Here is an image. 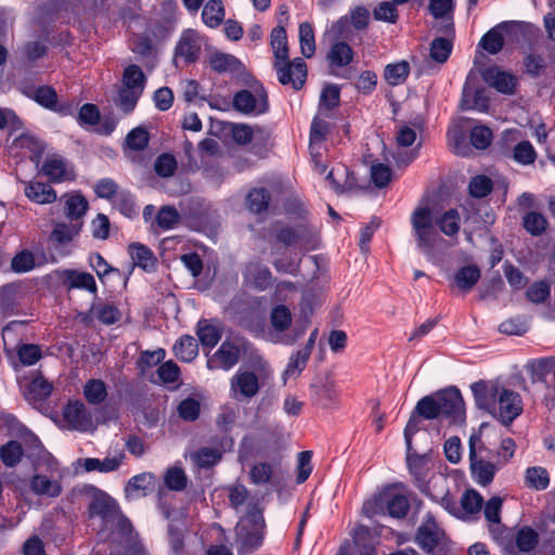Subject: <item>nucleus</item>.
I'll return each mask as SVG.
<instances>
[{
    "label": "nucleus",
    "instance_id": "79ce46f5",
    "mask_svg": "<svg viewBox=\"0 0 555 555\" xmlns=\"http://www.w3.org/2000/svg\"><path fill=\"white\" fill-rule=\"evenodd\" d=\"M190 459L197 468H209L220 461L221 453L216 448L205 447L191 453Z\"/></svg>",
    "mask_w": 555,
    "mask_h": 555
},
{
    "label": "nucleus",
    "instance_id": "ddd939ff",
    "mask_svg": "<svg viewBox=\"0 0 555 555\" xmlns=\"http://www.w3.org/2000/svg\"><path fill=\"white\" fill-rule=\"evenodd\" d=\"M275 238L285 246L299 245L306 249L314 248V232L307 225L282 228L275 233Z\"/></svg>",
    "mask_w": 555,
    "mask_h": 555
},
{
    "label": "nucleus",
    "instance_id": "0e129e2a",
    "mask_svg": "<svg viewBox=\"0 0 555 555\" xmlns=\"http://www.w3.org/2000/svg\"><path fill=\"white\" fill-rule=\"evenodd\" d=\"M269 194L264 189H254L248 193L247 204L251 212L259 214L268 208Z\"/></svg>",
    "mask_w": 555,
    "mask_h": 555
},
{
    "label": "nucleus",
    "instance_id": "f257e3e1",
    "mask_svg": "<svg viewBox=\"0 0 555 555\" xmlns=\"http://www.w3.org/2000/svg\"><path fill=\"white\" fill-rule=\"evenodd\" d=\"M476 405L509 425L522 412L520 396L494 382H477L472 385Z\"/></svg>",
    "mask_w": 555,
    "mask_h": 555
},
{
    "label": "nucleus",
    "instance_id": "5fc2aeb1",
    "mask_svg": "<svg viewBox=\"0 0 555 555\" xmlns=\"http://www.w3.org/2000/svg\"><path fill=\"white\" fill-rule=\"evenodd\" d=\"M93 315L106 325L118 322L121 318V313L114 304H96L92 307Z\"/></svg>",
    "mask_w": 555,
    "mask_h": 555
},
{
    "label": "nucleus",
    "instance_id": "c9c22d12",
    "mask_svg": "<svg viewBox=\"0 0 555 555\" xmlns=\"http://www.w3.org/2000/svg\"><path fill=\"white\" fill-rule=\"evenodd\" d=\"M129 251L135 266L145 271H153L155 269L157 261L149 247L140 243H133L129 246Z\"/></svg>",
    "mask_w": 555,
    "mask_h": 555
},
{
    "label": "nucleus",
    "instance_id": "4d7b16f0",
    "mask_svg": "<svg viewBox=\"0 0 555 555\" xmlns=\"http://www.w3.org/2000/svg\"><path fill=\"white\" fill-rule=\"evenodd\" d=\"M85 397L88 402L99 404L106 399L107 391L105 383L101 379L89 380L83 388Z\"/></svg>",
    "mask_w": 555,
    "mask_h": 555
},
{
    "label": "nucleus",
    "instance_id": "2f4dec72",
    "mask_svg": "<svg viewBox=\"0 0 555 555\" xmlns=\"http://www.w3.org/2000/svg\"><path fill=\"white\" fill-rule=\"evenodd\" d=\"M125 460V454L119 452L104 460L88 457L83 461V467L87 472L98 470L100 473H111L119 468Z\"/></svg>",
    "mask_w": 555,
    "mask_h": 555
},
{
    "label": "nucleus",
    "instance_id": "bf43d9fd",
    "mask_svg": "<svg viewBox=\"0 0 555 555\" xmlns=\"http://www.w3.org/2000/svg\"><path fill=\"white\" fill-rule=\"evenodd\" d=\"M209 64L214 70L223 73L236 70L240 62L231 54L215 53L210 56Z\"/></svg>",
    "mask_w": 555,
    "mask_h": 555
},
{
    "label": "nucleus",
    "instance_id": "774afa93",
    "mask_svg": "<svg viewBox=\"0 0 555 555\" xmlns=\"http://www.w3.org/2000/svg\"><path fill=\"white\" fill-rule=\"evenodd\" d=\"M260 128H253L245 124L235 125L232 129V135L236 143L245 145L254 140L256 134H262Z\"/></svg>",
    "mask_w": 555,
    "mask_h": 555
},
{
    "label": "nucleus",
    "instance_id": "39448f33",
    "mask_svg": "<svg viewBox=\"0 0 555 555\" xmlns=\"http://www.w3.org/2000/svg\"><path fill=\"white\" fill-rule=\"evenodd\" d=\"M264 519L257 506H251L247 514L240 520L236 527L238 551L249 553L262 544Z\"/></svg>",
    "mask_w": 555,
    "mask_h": 555
},
{
    "label": "nucleus",
    "instance_id": "6e6552de",
    "mask_svg": "<svg viewBox=\"0 0 555 555\" xmlns=\"http://www.w3.org/2000/svg\"><path fill=\"white\" fill-rule=\"evenodd\" d=\"M438 402L441 418H447L452 424L463 423L465 406L462 395L457 388L450 387L439 391Z\"/></svg>",
    "mask_w": 555,
    "mask_h": 555
},
{
    "label": "nucleus",
    "instance_id": "f8f14e48",
    "mask_svg": "<svg viewBox=\"0 0 555 555\" xmlns=\"http://www.w3.org/2000/svg\"><path fill=\"white\" fill-rule=\"evenodd\" d=\"M444 539V531L433 515L427 514L417 529L416 542L427 553H431Z\"/></svg>",
    "mask_w": 555,
    "mask_h": 555
},
{
    "label": "nucleus",
    "instance_id": "20e7f679",
    "mask_svg": "<svg viewBox=\"0 0 555 555\" xmlns=\"http://www.w3.org/2000/svg\"><path fill=\"white\" fill-rule=\"evenodd\" d=\"M293 322V314L289 308L285 305H276L270 312V328L258 331L257 337H260L269 343L293 345L299 337L302 336L305 330H295L294 334L287 335L286 331L289 330Z\"/></svg>",
    "mask_w": 555,
    "mask_h": 555
},
{
    "label": "nucleus",
    "instance_id": "c03bdc74",
    "mask_svg": "<svg viewBox=\"0 0 555 555\" xmlns=\"http://www.w3.org/2000/svg\"><path fill=\"white\" fill-rule=\"evenodd\" d=\"M522 227L531 235L540 236L546 231L548 222L543 214L528 211L522 216Z\"/></svg>",
    "mask_w": 555,
    "mask_h": 555
},
{
    "label": "nucleus",
    "instance_id": "f704fd0d",
    "mask_svg": "<svg viewBox=\"0 0 555 555\" xmlns=\"http://www.w3.org/2000/svg\"><path fill=\"white\" fill-rule=\"evenodd\" d=\"M62 276L64 282L68 284L69 288H83L91 293L96 292L95 280L90 273L64 270L62 272Z\"/></svg>",
    "mask_w": 555,
    "mask_h": 555
},
{
    "label": "nucleus",
    "instance_id": "c85d7f7f",
    "mask_svg": "<svg viewBox=\"0 0 555 555\" xmlns=\"http://www.w3.org/2000/svg\"><path fill=\"white\" fill-rule=\"evenodd\" d=\"M384 511L393 518L404 517L410 509V502L404 494L383 493Z\"/></svg>",
    "mask_w": 555,
    "mask_h": 555
},
{
    "label": "nucleus",
    "instance_id": "412c9836",
    "mask_svg": "<svg viewBox=\"0 0 555 555\" xmlns=\"http://www.w3.org/2000/svg\"><path fill=\"white\" fill-rule=\"evenodd\" d=\"M242 410L237 403H227L220 406L216 416L217 428L222 433H229L235 426H241L238 418Z\"/></svg>",
    "mask_w": 555,
    "mask_h": 555
},
{
    "label": "nucleus",
    "instance_id": "aec40b11",
    "mask_svg": "<svg viewBox=\"0 0 555 555\" xmlns=\"http://www.w3.org/2000/svg\"><path fill=\"white\" fill-rule=\"evenodd\" d=\"M270 270L260 262H248L244 270V280L247 284L258 288L264 289L271 283Z\"/></svg>",
    "mask_w": 555,
    "mask_h": 555
},
{
    "label": "nucleus",
    "instance_id": "393cba45",
    "mask_svg": "<svg viewBox=\"0 0 555 555\" xmlns=\"http://www.w3.org/2000/svg\"><path fill=\"white\" fill-rule=\"evenodd\" d=\"M514 26V24L508 23L499 24L482 36L479 46L490 54L499 53L504 44L502 30H508Z\"/></svg>",
    "mask_w": 555,
    "mask_h": 555
},
{
    "label": "nucleus",
    "instance_id": "1a4fd4ad",
    "mask_svg": "<svg viewBox=\"0 0 555 555\" xmlns=\"http://www.w3.org/2000/svg\"><path fill=\"white\" fill-rule=\"evenodd\" d=\"M406 463L409 472L413 475L417 488L423 492L427 493L430 485L436 488L438 486H444L447 480L442 476L433 477L428 482L426 481L428 473V459L424 455L412 454L408 450Z\"/></svg>",
    "mask_w": 555,
    "mask_h": 555
},
{
    "label": "nucleus",
    "instance_id": "864d4df0",
    "mask_svg": "<svg viewBox=\"0 0 555 555\" xmlns=\"http://www.w3.org/2000/svg\"><path fill=\"white\" fill-rule=\"evenodd\" d=\"M328 59L336 66H346L352 61L353 51L348 43L338 41L332 46Z\"/></svg>",
    "mask_w": 555,
    "mask_h": 555
},
{
    "label": "nucleus",
    "instance_id": "72a5a7b5",
    "mask_svg": "<svg viewBox=\"0 0 555 555\" xmlns=\"http://www.w3.org/2000/svg\"><path fill=\"white\" fill-rule=\"evenodd\" d=\"M80 224L72 223L67 224L64 222L56 223L50 240L52 241L55 248H63L66 246L80 231Z\"/></svg>",
    "mask_w": 555,
    "mask_h": 555
},
{
    "label": "nucleus",
    "instance_id": "58836bf2",
    "mask_svg": "<svg viewBox=\"0 0 555 555\" xmlns=\"http://www.w3.org/2000/svg\"><path fill=\"white\" fill-rule=\"evenodd\" d=\"M271 48L274 54V62L282 63L289 59L286 31L283 26H276L272 29Z\"/></svg>",
    "mask_w": 555,
    "mask_h": 555
},
{
    "label": "nucleus",
    "instance_id": "6e6d98bb",
    "mask_svg": "<svg viewBox=\"0 0 555 555\" xmlns=\"http://www.w3.org/2000/svg\"><path fill=\"white\" fill-rule=\"evenodd\" d=\"M452 51V42L447 38H436L430 43V60L438 65L446 63Z\"/></svg>",
    "mask_w": 555,
    "mask_h": 555
},
{
    "label": "nucleus",
    "instance_id": "4be33fe9",
    "mask_svg": "<svg viewBox=\"0 0 555 555\" xmlns=\"http://www.w3.org/2000/svg\"><path fill=\"white\" fill-rule=\"evenodd\" d=\"M156 477L152 473H141L133 476L127 483L125 492L128 499L145 496L155 483Z\"/></svg>",
    "mask_w": 555,
    "mask_h": 555
},
{
    "label": "nucleus",
    "instance_id": "cd10ccee",
    "mask_svg": "<svg viewBox=\"0 0 555 555\" xmlns=\"http://www.w3.org/2000/svg\"><path fill=\"white\" fill-rule=\"evenodd\" d=\"M483 78L487 83L502 93H513L516 86V79L514 76L505 72H501L498 68H489L486 70Z\"/></svg>",
    "mask_w": 555,
    "mask_h": 555
},
{
    "label": "nucleus",
    "instance_id": "37998d69",
    "mask_svg": "<svg viewBox=\"0 0 555 555\" xmlns=\"http://www.w3.org/2000/svg\"><path fill=\"white\" fill-rule=\"evenodd\" d=\"M414 413L425 420L441 418L438 402V392L423 397L416 404Z\"/></svg>",
    "mask_w": 555,
    "mask_h": 555
},
{
    "label": "nucleus",
    "instance_id": "bb28decb",
    "mask_svg": "<svg viewBox=\"0 0 555 555\" xmlns=\"http://www.w3.org/2000/svg\"><path fill=\"white\" fill-rule=\"evenodd\" d=\"M480 279V270L476 264L460 268L453 275L454 285L462 293L470 292Z\"/></svg>",
    "mask_w": 555,
    "mask_h": 555
},
{
    "label": "nucleus",
    "instance_id": "f3484780",
    "mask_svg": "<svg viewBox=\"0 0 555 555\" xmlns=\"http://www.w3.org/2000/svg\"><path fill=\"white\" fill-rule=\"evenodd\" d=\"M199 51L198 33L193 29L183 31L176 47V59H181L185 63H192L198 57Z\"/></svg>",
    "mask_w": 555,
    "mask_h": 555
},
{
    "label": "nucleus",
    "instance_id": "4c0bfd02",
    "mask_svg": "<svg viewBox=\"0 0 555 555\" xmlns=\"http://www.w3.org/2000/svg\"><path fill=\"white\" fill-rule=\"evenodd\" d=\"M31 490L38 495L56 498L62 492L61 485L44 475H35L30 480Z\"/></svg>",
    "mask_w": 555,
    "mask_h": 555
},
{
    "label": "nucleus",
    "instance_id": "423d86ee",
    "mask_svg": "<svg viewBox=\"0 0 555 555\" xmlns=\"http://www.w3.org/2000/svg\"><path fill=\"white\" fill-rule=\"evenodd\" d=\"M480 438L478 436L472 435L469 437L468 446H469V467L473 479L480 486H488L492 482L496 472L503 466L499 464V461L491 462L487 461L482 456V452L486 450L480 443Z\"/></svg>",
    "mask_w": 555,
    "mask_h": 555
},
{
    "label": "nucleus",
    "instance_id": "dca6fc26",
    "mask_svg": "<svg viewBox=\"0 0 555 555\" xmlns=\"http://www.w3.org/2000/svg\"><path fill=\"white\" fill-rule=\"evenodd\" d=\"M64 420L67 426L74 430L88 431L92 429L91 415L81 402H69L64 410Z\"/></svg>",
    "mask_w": 555,
    "mask_h": 555
},
{
    "label": "nucleus",
    "instance_id": "0eeeda50",
    "mask_svg": "<svg viewBox=\"0 0 555 555\" xmlns=\"http://www.w3.org/2000/svg\"><path fill=\"white\" fill-rule=\"evenodd\" d=\"M502 506L503 499L500 496H492L485 504L483 515L488 521L492 539L503 548V551H513V531L501 522Z\"/></svg>",
    "mask_w": 555,
    "mask_h": 555
},
{
    "label": "nucleus",
    "instance_id": "9b49d317",
    "mask_svg": "<svg viewBox=\"0 0 555 555\" xmlns=\"http://www.w3.org/2000/svg\"><path fill=\"white\" fill-rule=\"evenodd\" d=\"M278 79L282 85H292L295 90L301 89L307 77V66L302 59L285 60L282 63L274 62Z\"/></svg>",
    "mask_w": 555,
    "mask_h": 555
},
{
    "label": "nucleus",
    "instance_id": "69168bd1",
    "mask_svg": "<svg viewBox=\"0 0 555 555\" xmlns=\"http://www.w3.org/2000/svg\"><path fill=\"white\" fill-rule=\"evenodd\" d=\"M310 356L307 351L298 350L293 354L288 361V364L284 371L285 377H297L306 367Z\"/></svg>",
    "mask_w": 555,
    "mask_h": 555
},
{
    "label": "nucleus",
    "instance_id": "3c124183",
    "mask_svg": "<svg viewBox=\"0 0 555 555\" xmlns=\"http://www.w3.org/2000/svg\"><path fill=\"white\" fill-rule=\"evenodd\" d=\"M24 455V450L20 442L10 440L0 448V459L8 467L16 466Z\"/></svg>",
    "mask_w": 555,
    "mask_h": 555
},
{
    "label": "nucleus",
    "instance_id": "a878e982",
    "mask_svg": "<svg viewBox=\"0 0 555 555\" xmlns=\"http://www.w3.org/2000/svg\"><path fill=\"white\" fill-rule=\"evenodd\" d=\"M326 180L337 193L351 191L356 186V178L353 177V173L345 166L333 168L328 172Z\"/></svg>",
    "mask_w": 555,
    "mask_h": 555
},
{
    "label": "nucleus",
    "instance_id": "a18cd8bd",
    "mask_svg": "<svg viewBox=\"0 0 555 555\" xmlns=\"http://www.w3.org/2000/svg\"><path fill=\"white\" fill-rule=\"evenodd\" d=\"M328 129L330 124L326 120L319 116L314 117L310 129V153L314 159L318 155L315 149H319V145L325 140Z\"/></svg>",
    "mask_w": 555,
    "mask_h": 555
},
{
    "label": "nucleus",
    "instance_id": "9d476101",
    "mask_svg": "<svg viewBox=\"0 0 555 555\" xmlns=\"http://www.w3.org/2000/svg\"><path fill=\"white\" fill-rule=\"evenodd\" d=\"M233 106L243 114L261 115L268 111V96L262 88L255 92L242 90L234 95Z\"/></svg>",
    "mask_w": 555,
    "mask_h": 555
},
{
    "label": "nucleus",
    "instance_id": "4468645a",
    "mask_svg": "<svg viewBox=\"0 0 555 555\" xmlns=\"http://www.w3.org/2000/svg\"><path fill=\"white\" fill-rule=\"evenodd\" d=\"M240 359V347L232 341H223L219 349L207 359L206 366L210 371L232 369Z\"/></svg>",
    "mask_w": 555,
    "mask_h": 555
},
{
    "label": "nucleus",
    "instance_id": "680f3d73",
    "mask_svg": "<svg viewBox=\"0 0 555 555\" xmlns=\"http://www.w3.org/2000/svg\"><path fill=\"white\" fill-rule=\"evenodd\" d=\"M229 500L232 507L236 511L246 506V513L254 504L249 503V492L243 485H235L229 489Z\"/></svg>",
    "mask_w": 555,
    "mask_h": 555
},
{
    "label": "nucleus",
    "instance_id": "de8ad7c7",
    "mask_svg": "<svg viewBox=\"0 0 555 555\" xmlns=\"http://www.w3.org/2000/svg\"><path fill=\"white\" fill-rule=\"evenodd\" d=\"M204 23L214 28L221 24L224 18V9L220 0L208 1L202 12Z\"/></svg>",
    "mask_w": 555,
    "mask_h": 555
},
{
    "label": "nucleus",
    "instance_id": "e433bc0d",
    "mask_svg": "<svg viewBox=\"0 0 555 555\" xmlns=\"http://www.w3.org/2000/svg\"><path fill=\"white\" fill-rule=\"evenodd\" d=\"M64 212L72 221L80 219L88 209V201L78 193H70L64 196Z\"/></svg>",
    "mask_w": 555,
    "mask_h": 555
},
{
    "label": "nucleus",
    "instance_id": "603ef678",
    "mask_svg": "<svg viewBox=\"0 0 555 555\" xmlns=\"http://www.w3.org/2000/svg\"><path fill=\"white\" fill-rule=\"evenodd\" d=\"M460 214L456 209H449L436 219L440 231L450 237L456 235L460 231Z\"/></svg>",
    "mask_w": 555,
    "mask_h": 555
},
{
    "label": "nucleus",
    "instance_id": "f03ea898",
    "mask_svg": "<svg viewBox=\"0 0 555 555\" xmlns=\"http://www.w3.org/2000/svg\"><path fill=\"white\" fill-rule=\"evenodd\" d=\"M410 221L417 248L428 259H433L435 248L442 242V237L436 230L437 221L431 208L427 204L418 205L411 214Z\"/></svg>",
    "mask_w": 555,
    "mask_h": 555
},
{
    "label": "nucleus",
    "instance_id": "13d9d810",
    "mask_svg": "<svg viewBox=\"0 0 555 555\" xmlns=\"http://www.w3.org/2000/svg\"><path fill=\"white\" fill-rule=\"evenodd\" d=\"M314 398L323 408L334 405L337 401V391L332 382H326L320 386H314Z\"/></svg>",
    "mask_w": 555,
    "mask_h": 555
},
{
    "label": "nucleus",
    "instance_id": "49530a36",
    "mask_svg": "<svg viewBox=\"0 0 555 555\" xmlns=\"http://www.w3.org/2000/svg\"><path fill=\"white\" fill-rule=\"evenodd\" d=\"M525 483L528 488L537 491L546 489L550 485L547 470L540 466L527 468L525 473Z\"/></svg>",
    "mask_w": 555,
    "mask_h": 555
},
{
    "label": "nucleus",
    "instance_id": "2eb2a0df",
    "mask_svg": "<svg viewBox=\"0 0 555 555\" xmlns=\"http://www.w3.org/2000/svg\"><path fill=\"white\" fill-rule=\"evenodd\" d=\"M41 171L51 182L74 179L73 167L61 155H49L42 164Z\"/></svg>",
    "mask_w": 555,
    "mask_h": 555
},
{
    "label": "nucleus",
    "instance_id": "c756f323",
    "mask_svg": "<svg viewBox=\"0 0 555 555\" xmlns=\"http://www.w3.org/2000/svg\"><path fill=\"white\" fill-rule=\"evenodd\" d=\"M539 543V534L531 527H521L516 533H513V551H506L507 553H515L516 550L519 552H530L537 547Z\"/></svg>",
    "mask_w": 555,
    "mask_h": 555
},
{
    "label": "nucleus",
    "instance_id": "7ed1b4c3",
    "mask_svg": "<svg viewBox=\"0 0 555 555\" xmlns=\"http://www.w3.org/2000/svg\"><path fill=\"white\" fill-rule=\"evenodd\" d=\"M271 373L266 362L260 363V374L238 369L230 378V397L236 402H249L259 393Z\"/></svg>",
    "mask_w": 555,
    "mask_h": 555
},
{
    "label": "nucleus",
    "instance_id": "7c9ffc66",
    "mask_svg": "<svg viewBox=\"0 0 555 555\" xmlns=\"http://www.w3.org/2000/svg\"><path fill=\"white\" fill-rule=\"evenodd\" d=\"M25 195L37 204H50L56 199L55 191L43 182H28L25 186Z\"/></svg>",
    "mask_w": 555,
    "mask_h": 555
},
{
    "label": "nucleus",
    "instance_id": "338daca9",
    "mask_svg": "<svg viewBox=\"0 0 555 555\" xmlns=\"http://www.w3.org/2000/svg\"><path fill=\"white\" fill-rule=\"evenodd\" d=\"M180 221V215L176 208L164 206L159 209L156 222L163 230L173 229Z\"/></svg>",
    "mask_w": 555,
    "mask_h": 555
},
{
    "label": "nucleus",
    "instance_id": "052dcab7",
    "mask_svg": "<svg viewBox=\"0 0 555 555\" xmlns=\"http://www.w3.org/2000/svg\"><path fill=\"white\" fill-rule=\"evenodd\" d=\"M111 203L116 209L127 217H131L137 212L134 197L126 190H120Z\"/></svg>",
    "mask_w": 555,
    "mask_h": 555
},
{
    "label": "nucleus",
    "instance_id": "a211bd4d",
    "mask_svg": "<svg viewBox=\"0 0 555 555\" xmlns=\"http://www.w3.org/2000/svg\"><path fill=\"white\" fill-rule=\"evenodd\" d=\"M453 0H430L429 12L430 14L440 20L439 30L444 34L453 33Z\"/></svg>",
    "mask_w": 555,
    "mask_h": 555
},
{
    "label": "nucleus",
    "instance_id": "ea45409f",
    "mask_svg": "<svg viewBox=\"0 0 555 555\" xmlns=\"http://www.w3.org/2000/svg\"><path fill=\"white\" fill-rule=\"evenodd\" d=\"M122 87L143 93L145 87V75L142 69L134 64L128 65L122 73Z\"/></svg>",
    "mask_w": 555,
    "mask_h": 555
},
{
    "label": "nucleus",
    "instance_id": "473e14b6",
    "mask_svg": "<svg viewBox=\"0 0 555 555\" xmlns=\"http://www.w3.org/2000/svg\"><path fill=\"white\" fill-rule=\"evenodd\" d=\"M89 511L92 516H100L103 519L111 518L117 512V503L114 499L101 492L94 495Z\"/></svg>",
    "mask_w": 555,
    "mask_h": 555
},
{
    "label": "nucleus",
    "instance_id": "a19ab883",
    "mask_svg": "<svg viewBox=\"0 0 555 555\" xmlns=\"http://www.w3.org/2000/svg\"><path fill=\"white\" fill-rule=\"evenodd\" d=\"M175 354L184 362L193 361L198 354V345L190 335H184L173 346Z\"/></svg>",
    "mask_w": 555,
    "mask_h": 555
},
{
    "label": "nucleus",
    "instance_id": "b1692460",
    "mask_svg": "<svg viewBox=\"0 0 555 555\" xmlns=\"http://www.w3.org/2000/svg\"><path fill=\"white\" fill-rule=\"evenodd\" d=\"M461 106L464 109H475L478 112H487L489 106V98L482 89L473 90L468 82L463 88V96Z\"/></svg>",
    "mask_w": 555,
    "mask_h": 555
},
{
    "label": "nucleus",
    "instance_id": "e2e57ef3",
    "mask_svg": "<svg viewBox=\"0 0 555 555\" xmlns=\"http://www.w3.org/2000/svg\"><path fill=\"white\" fill-rule=\"evenodd\" d=\"M537 158V153L529 141L518 142L513 150V159L520 165H530Z\"/></svg>",
    "mask_w": 555,
    "mask_h": 555
},
{
    "label": "nucleus",
    "instance_id": "8fccbe9b",
    "mask_svg": "<svg viewBox=\"0 0 555 555\" xmlns=\"http://www.w3.org/2000/svg\"><path fill=\"white\" fill-rule=\"evenodd\" d=\"M299 42L301 54L307 59L312 57L315 52V39L313 27L308 22L299 25Z\"/></svg>",
    "mask_w": 555,
    "mask_h": 555
},
{
    "label": "nucleus",
    "instance_id": "5701e85b",
    "mask_svg": "<svg viewBox=\"0 0 555 555\" xmlns=\"http://www.w3.org/2000/svg\"><path fill=\"white\" fill-rule=\"evenodd\" d=\"M196 334L202 346L211 349L221 339L222 328L219 322L203 319L197 323Z\"/></svg>",
    "mask_w": 555,
    "mask_h": 555
},
{
    "label": "nucleus",
    "instance_id": "6ab92c4d",
    "mask_svg": "<svg viewBox=\"0 0 555 555\" xmlns=\"http://www.w3.org/2000/svg\"><path fill=\"white\" fill-rule=\"evenodd\" d=\"M280 465L268 462H256L249 469L250 482L256 486L273 485L280 474Z\"/></svg>",
    "mask_w": 555,
    "mask_h": 555
},
{
    "label": "nucleus",
    "instance_id": "09e8293b",
    "mask_svg": "<svg viewBox=\"0 0 555 555\" xmlns=\"http://www.w3.org/2000/svg\"><path fill=\"white\" fill-rule=\"evenodd\" d=\"M410 73V65L406 61L388 64L384 70L386 81L391 86H398L405 81Z\"/></svg>",
    "mask_w": 555,
    "mask_h": 555
}]
</instances>
